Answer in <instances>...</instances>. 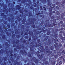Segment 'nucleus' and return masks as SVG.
<instances>
[{"mask_svg":"<svg viewBox=\"0 0 65 65\" xmlns=\"http://www.w3.org/2000/svg\"><path fill=\"white\" fill-rule=\"evenodd\" d=\"M53 23H52V24H51L50 23L48 22L47 24V25H45V27H53L54 26L55 28H57L58 26H57V22H56V19H54L53 20Z\"/></svg>","mask_w":65,"mask_h":65,"instance_id":"nucleus-1","label":"nucleus"},{"mask_svg":"<svg viewBox=\"0 0 65 65\" xmlns=\"http://www.w3.org/2000/svg\"><path fill=\"white\" fill-rule=\"evenodd\" d=\"M24 48V45L23 44H20V47L19 46H16V48H14V52H17L18 51L17 50H18L19 49V50H21L22 48V49H23Z\"/></svg>","mask_w":65,"mask_h":65,"instance_id":"nucleus-2","label":"nucleus"},{"mask_svg":"<svg viewBox=\"0 0 65 65\" xmlns=\"http://www.w3.org/2000/svg\"><path fill=\"white\" fill-rule=\"evenodd\" d=\"M48 48V47L47 46H46L45 47V50H46V52L47 53H49L47 54V57L48 58L50 55H51V54L52 53V51H51L50 49H47Z\"/></svg>","mask_w":65,"mask_h":65,"instance_id":"nucleus-3","label":"nucleus"},{"mask_svg":"<svg viewBox=\"0 0 65 65\" xmlns=\"http://www.w3.org/2000/svg\"><path fill=\"white\" fill-rule=\"evenodd\" d=\"M62 47V44L61 43L59 45H56L55 47L57 50V51H59L60 50V51H61L62 49V48L60 49L59 48V47Z\"/></svg>","mask_w":65,"mask_h":65,"instance_id":"nucleus-4","label":"nucleus"},{"mask_svg":"<svg viewBox=\"0 0 65 65\" xmlns=\"http://www.w3.org/2000/svg\"><path fill=\"white\" fill-rule=\"evenodd\" d=\"M20 53L23 56H26L27 55V52L26 51L24 50H21L20 51Z\"/></svg>","mask_w":65,"mask_h":65,"instance_id":"nucleus-5","label":"nucleus"},{"mask_svg":"<svg viewBox=\"0 0 65 65\" xmlns=\"http://www.w3.org/2000/svg\"><path fill=\"white\" fill-rule=\"evenodd\" d=\"M31 36H33V37L34 38H33V40L34 41H35V40H36L37 39H38V37H37V36L36 35V36H33V32L31 31Z\"/></svg>","mask_w":65,"mask_h":65,"instance_id":"nucleus-6","label":"nucleus"},{"mask_svg":"<svg viewBox=\"0 0 65 65\" xmlns=\"http://www.w3.org/2000/svg\"><path fill=\"white\" fill-rule=\"evenodd\" d=\"M48 29L47 30V35H50V34H51V31H51V28H48Z\"/></svg>","mask_w":65,"mask_h":65,"instance_id":"nucleus-7","label":"nucleus"},{"mask_svg":"<svg viewBox=\"0 0 65 65\" xmlns=\"http://www.w3.org/2000/svg\"><path fill=\"white\" fill-rule=\"evenodd\" d=\"M35 42L34 41L31 42L30 43V44H31L30 45V46L31 47L30 48H33V47H34V46H35V45L33 44H34ZM32 44V45H31Z\"/></svg>","mask_w":65,"mask_h":65,"instance_id":"nucleus-8","label":"nucleus"},{"mask_svg":"<svg viewBox=\"0 0 65 65\" xmlns=\"http://www.w3.org/2000/svg\"><path fill=\"white\" fill-rule=\"evenodd\" d=\"M5 45L6 46V48H8L10 46V44H8V43L6 42L5 44Z\"/></svg>","mask_w":65,"mask_h":65,"instance_id":"nucleus-9","label":"nucleus"},{"mask_svg":"<svg viewBox=\"0 0 65 65\" xmlns=\"http://www.w3.org/2000/svg\"><path fill=\"white\" fill-rule=\"evenodd\" d=\"M30 24H32L31 27H32V28H35V25H34V22H33V21H31V23H30Z\"/></svg>","mask_w":65,"mask_h":65,"instance_id":"nucleus-10","label":"nucleus"},{"mask_svg":"<svg viewBox=\"0 0 65 65\" xmlns=\"http://www.w3.org/2000/svg\"><path fill=\"white\" fill-rule=\"evenodd\" d=\"M62 4L61 5V7H63L64 5L65 7V0L63 1L62 2Z\"/></svg>","mask_w":65,"mask_h":65,"instance_id":"nucleus-11","label":"nucleus"},{"mask_svg":"<svg viewBox=\"0 0 65 65\" xmlns=\"http://www.w3.org/2000/svg\"><path fill=\"white\" fill-rule=\"evenodd\" d=\"M5 13H2L1 14V17H3V19H5L6 17V16L5 15H4Z\"/></svg>","mask_w":65,"mask_h":65,"instance_id":"nucleus-12","label":"nucleus"},{"mask_svg":"<svg viewBox=\"0 0 65 65\" xmlns=\"http://www.w3.org/2000/svg\"><path fill=\"white\" fill-rule=\"evenodd\" d=\"M8 8H7V9H6L5 10H3V12H5V11H6V14H8Z\"/></svg>","mask_w":65,"mask_h":65,"instance_id":"nucleus-13","label":"nucleus"},{"mask_svg":"<svg viewBox=\"0 0 65 65\" xmlns=\"http://www.w3.org/2000/svg\"><path fill=\"white\" fill-rule=\"evenodd\" d=\"M32 48H30V51L31 52H32L31 53V54L32 56H33V55H34V49H32Z\"/></svg>","mask_w":65,"mask_h":65,"instance_id":"nucleus-14","label":"nucleus"},{"mask_svg":"<svg viewBox=\"0 0 65 65\" xmlns=\"http://www.w3.org/2000/svg\"><path fill=\"white\" fill-rule=\"evenodd\" d=\"M44 55V54H42L40 57H39V59H40V60H42V58H43V56Z\"/></svg>","mask_w":65,"mask_h":65,"instance_id":"nucleus-15","label":"nucleus"},{"mask_svg":"<svg viewBox=\"0 0 65 65\" xmlns=\"http://www.w3.org/2000/svg\"><path fill=\"white\" fill-rule=\"evenodd\" d=\"M20 16L21 17H22V15H19L18 16V18H17V19L18 21L19 22H20L21 20V19L20 18Z\"/></svg>","mask_w":65,"mask_h":65,"instance_id":"nucleus-16","label":"nucleus"},{"mask_svg":"<svg viewBox=\"0 0 65 65\" xmlns=\"http://www.w3.org/2000/svg\"><path fill=\"white\" fill-rule=\"evenodd\" d=\"M51 43H52L51 40L50 39H48V42L47 44V45H50V44H51Z\"/></svg>","mask_w":65,"mask_h":65,"instance_id":"nucleus-17","label":"nucleus"},{"mask_svg":"<svg viewBox=\"0 0 65 65\" xmlns=\"http://www.w3.org/2000/svg\"><path fill=\"white\" fill-rule=\"evenodd\" d=\"M26 19L25 18L24 19H23L22 21V24H25V23H26Z\"/></svg>","mask_w":65,"mask_h":65,"instance_id":"nucleus-18","label":"nucleus"},{"mask_svg":"<svg viewBox=\"0 0 65 65\" xmlns=\"http://www.w3.org/2000/svg\"><path fill=\"white\" fill-rule=\"evenodd\" d=\"M10 15L11 17H12V18H11V19H10V21L11 22H12L13 20V19H14V17L13 16V14L12 13H11L10 14Z\"/></svg>","mask_w":65,"mask_h":65,"instance_id":"nucleus-19","label":"nucleus"},{"mask_svg":"<svg viewBox=\"0 0 65 65\" xmlns=\"http://www.w3.org/2000/svg\"><path fill=\"white\" fill-rule=\"evenodd\" d=\"M36 54H37V56L39 57H40V52L39 51H38L37 52H36Z\"/></svg>","mask_w":65,"mask_h":65,"instance_id":"nucleus-20","label":"nucleus"},{"mask_svg":"<svg viewBox=\"0 0 65 65\" xmlns=\"http://www.w3.org/2000/svg\"><path fill=\"white\" fill-rule=\"evenodd\" d=\"M51 8H49L48 9H49V12H52V9H53L54 8V7H52L51 6H50Z\"/></svg>","mask_w":65,"mask_h":65,"instance_id":"nucleus-21","label":"nucleus"},{"mask_svg":"<svg viewBox=\"0 0 65 65\" xmlns=\"http://www.w3.org/2000/svg\"><path fill=\"white\" fill-rule=\"evenodd\" d=\"M56 60H55L54 61H52L51 62V64L52 65H54L56 63Z\"/></svg>","mask_w":65,"mask_h":65,"instance_id":"nucleus-22","label":"nucleus"},{"mask_svg":"<svg viewBox=\"0 0 65 65\" xmlns=\"http://www.w3.org/2000/svg\"><path fill=\"white\" fill-rule=\"evenodd\" d=\"M53 33L54 34V37L55 38H56L58 36V34L57 33V32H53Z\"/></svg>","mask_w":65,"mask_h":65,"instance_id":"nucleus-23","label":"nucleus"},{"mask_svg":"<svg viewBox=\"0 0 65 65\" xmlns=\"http://www.w3.org/2000/svg\"><path fill=\"white\" fill-rule=\"evenodd\" d=\"M5 32H6V34L8 36H9V33H8V32H7V31H8V30L7 29H5Z\"/></svg>","mask_w":65,"mask_h":65,"instance_id":"nucleus-24","label":"nucleus"},{"mask_svg":"<svg viewBox=\"0 0 65 65\" xmlns=\"http://www.w3.org/2000/svg\"><path fill=\"white\" fill-rule=\"evenodd\" d=\"M42 32V30H41L40 31H37L36 33V35H37L38 34H40V33H41V32Z\"/></svg>","mask_w":65,"mask_h":65,"instance_id":"nucleus-25","label":"nucleus"},{"mask_svg":"<svg viewBox=\"0 0 65 65\" xmlns=\"http://www.w3.org/2000/svg\"><path fill=\"white\" fill-rule=\"evenodd\" d=\"M16 6L17 8H18L17 9H18V10H20V8H21V6L19 5H17Z\"/></svg>","mask_w":65,"mask_h":65,"instance_id":"nucleus-26","label":"nucleus"},{"mask_svg":"<svg viewBox=\"0 0 65 65\" xmlns=\"http://www.w3.org/2000/svg\"><path fill=\"white\" fill-rule=\"evenodd\" d=\"M26 32H28V33H29V34L31 33V31H30V29L27 28L26 29Z\"/></svg>","mask_w":65,"mask_h":65,"instance_id":"nucleus-27","label":"nucleus"},{"mask_svg":"<svg viewBox=\"0 0 65 65\" xmlns=\"http://www.w3.org/2000/svg\"><path fill=\"white\" fill-rule=\"evenodd\" d=\"M34 62L35 63H36L37 64H38L39 63V60L38 59H36L34 61Z\"/></svg>","mask_w":65,"mask_h":65,"instance_id":"nucleus-28","label":"nucleus"},{"mask_svg":"<svg viewBox=\"0 0 65 65\" xmlns=\"http://www.w3.org/2000/svg\"><path fill=\"white\" fill-rule=\"evenodd\" d=\"M47 2H48V5L49 6H51V2H50V0H47Z\"/></svg>","mask_w":65,"mask_h":65,"instance_id":"nucleus-29","label":"nucleus"},{"mask_svg":"<svg viewBox=\"0 0 65 65\" xmlns=\"http://www.w3.org/2000/svg\"><path fill=\"white\" fill-rule=\"evenodd\" d=\"M43 52L44 53H45V49H44L43 50V49H41L40 51V52L42 53H43Z\"/></svg>","mask_w":65,"mask_h":65,"instance_id":"nucleus-30","label":"nucleus"},{"mask_svg":"<svg viewBox=\"0 0 65 65\" xmlns=\"http://www.w3.org/2000/svg\"><path fill=\"white\" fill-rule=\"evenodd\" d=\"M58 39H55L54 40V42L55 43H56L58 42Z\"/></svg>","mask_w":65,"mask_h":65,"instance_id":"nucleus-31","label":"nucleus"},{"mask_svg":"<svg viewBox=\"0 0 65 65\" xmlns=\"http://www.w3.org/2000/svg\"><path fill=\"white\" fill-rule=\"evenodd\" d=\"M10 60L12 61V62H14V58L12 57H11L10 58Z\"/></svg>","mask_w":65,"mask_h":65,"instance_id":"nucleus-32","label":"nucleus"},{"mask_svg":"<svg viewBox=\"0 0 65 65\" xmlns=\"http://www.w3.org/2000/svg\"><path fill=\"white\" fill-rule=\"evenodd\" d=\"M13 52V51L12 50H11V52H10V57H12L13 56V54H11Z\"/></svg>","mask_w":65,"mask_h":65,"instance_id":"nucleus-33","label":"nucleus"},{"mask_svg":"<svg viewBox=\"0 0 65 65\" xmlns=\"http://www.w3.org/2000/svg\"><path fill=\"white\" fill-rule=\"evenodd\" d=\"M60 39L61 40L63 41L64 40H65V37H63L62 36L61 37Z\"/></svg>","mask_w":65,"mask_h":65,"instance_id":"nucleus-34","label":"nucleus"},{"mask_svg":"<svg viewBox=\"0 0 65 65\" xmlns=\"http://www.w3.org/2000/svg\"><path fill=\"white\" fill-rule=\"evenodd\" d=\"M64 16V13H62L61 14V18L62 19H63Z\"/></svg>","mask_w":65,"mask_h":65,"instance_id":"nucleus-35","label":"nucleus"},{"mask_svg":"<svg viewBox=\"0 0 65 65\" xmlns=\"http://www.w3.org/2000/svg\"><path fill=\"white\" fill-rule=\"evenodd\" d=\"M31 59L32 61H34L36 60V57H33Z\"/></svg>","mask_w":65,"mask_h":65,"instance_id":"nucleus-36","label":"nucleus"},{"mask_svg":"<svg viewBox=\"0 0 65 65\" xmlns=\"http://www.w3.org/2000/svg\"><path fill=\"white\" fill-rule=\"evenodd\" d=\"M1 54H3L4 52V51L3 49H1L0 51Z\"/></svg>","mask_w":65,"mask_h":65,"instance_id":"nucleus-37","label":"nucleus"},{"mask_svg":"<svg viewBox=\"0 0 65 65\" xmlns=\"http://www.w3.org/2000/svg\"><path fill=\"white\" fill-rule=\"evenodd\" d=\"M6 37V35H3V36H2V39H4Z\"/></svg>","mask_w":65,"mask_h":65,"instance_id":"nucleus-38","label":"nucleus"},{"mask_svg":"<svg viewBox=\"0 0 65 65\" xmlns=\"http://www.w3.org/2000/svg\"><path fill=\"white\" fill-rule=\"evenodd\" d=\"M64 30H65V27L64 28L63 27L62 28H61L60 29H59V31H60L61 30V31H62V30H63V29Z\"/></svg>","mask_w":65,"mask_h":65,"instance_id":"nucleus-39","label":"nucleus"},{"mask_svg":"<svg viewBox=\"0 0 65 65\" xmlns=\"http://www.w3.org/2000/svg\"><path fill=\"white\" fill-rule=\"evenodd\" d=\"M7 57H5L4 58V60L5 61H7Z\"/></svg>","mask_w":65,"mask_h":65,"instance_id":"nucleus-40","label":"nucleus"},{"mask_svg":"<svg viewBox=\"0 0 65 65\" xmlns=\"http://www.w3.org/2000/svg\"><path fill=\"white\" fill-rule=\"evenodd\" d=\"M30 8L31 9H32L33 11H34V8H33V6H31L30 7Z\"/></svg>","mask_w":65,"mask_h":65,"instance_id":"nucleus-41","label":"nucleus"},{"mask_svg":"<svg viewBox=\"0 0 65 65\" xmlns=\"http://www.w3.org/2000/svg\"><path fill=\"white\" fill-rule=\"evenodd\" d=\"M26 2V0H23L21 1V3H25Z\"/></svg>","mask_w":65,"mask_h":65,"instance_id":"nucleus-42","label":"nucleus"},{"mask_svg":"<svg viewBox=\"0 0 65 65\" xmlns=\"http://www.w3.org/2000/svg\"><path fill=\"white\" fill-rule=\"evenodd\" d=\"M32 15V14L31 13V12H29V17H31Z\"/></svg>","mask_w":65,"mask_h":65,"instance_id":"nucleus-43","label":"nucleus"},{"mask_svg":"<svg viewBox=\"0 0 65 65\" xmlns=\"http://www.w3.org/2000/svg\"><path fill=\"white\" fill-rule=\"evenodd\" d=\"M17 59H19L20 58V55H18L17 57Z\"/></svg>","mask_w":65,"mask_h":65,"instance_id":"nucleus-44","label":"nucleus"},{"mask_svg":"<svg viewBox=\"0 0 65 65\" xmlns=\"http://www.w3.org/2000/svg\"><path fill=\"white\" fill-rule=\"evenodd\" d=\"M15 61L14 63V65H16L17 64V61L16 60H15Z\"/></svg>","mask_w":65,"mask_h":65,"instance_id":"nucleus-45","label":"nucleus"},{"mask_svg":"<svg viewBox=\"0 0 65 65\" xmlns=\"http://www.w3.org/2000/svg\"><path fill=\"white\" fill-rule=\"evenodd\" d=\"M44 24V22L43 21H42L40 24V25L41 26H42Z\"/></svg>","mask_w":65,"mask_h":65,"instance_id":"nucleus-46","label":"nucleus"},{"mask_svg":"<svg viewBox=\"0 0 65 65\" xmlns=\"http://www.w3.org/2000/svg\"><path fill=\"white\" fill-rule=\"evenodd\" d=\"M52 14H53V13L52 12H50L49 13V15L50 16V17H52Z\"/></svg>","mask_w":65,"mask_h":65,"instance_id":"nucleus-47","label":"nucleus"},{"mask_svg":"<svg viewBox=\"0 0 65 65\" xmlns=\"http://www.w3.org/2000/svg\"><path fill=\"white\" fill-rule=\"evenodd\" d=\"M19 41H19V40H17L15 42L16 44H18L19 43Z\"/></svg>","mask_w":65,"mask_h":65,"instance_id":"nucleus-48","label":"nucleus"},{"mask_svg":"<svg viewBox=\"0 0 65 65\" xmlns=\"http://www.w3.org/2000/svg\"><path fill=\"white\" fill-rule=\"evenodd\" d=\"M56 14L57 15H59L60 14V12L59 11H57L56 12Z\"/></svg>","mask_w":65,"mask_h":65,"instance_id":"nucleus-49","label":"nucleus"},{"mask_svg":"<svg viewBox=\"0 0 65 65\" xmlns=\"http://www.w3.org/2000/svg\"><path fill=\"white\" fill-rule=\"evenodd\" d=\"M45 65H47L48 64V62L46 61L45 62Z\"/></svg>","mask_w":65,"mask_h":65,"instance_id":"nucleus-50","label":"nucleus"},{"mask_svg":"<svg viewBox=\"0 0 65 65\" xmlns=\"http://www.w3.org/2000/svg\"><path fill=\"white\" fill-rule=\"evenodd\" d=\"M15 36V34H13L12 36V38H13Z\"/></svg>","mask_w":65,"mask_h":65,"instance_id":"nucleus-51","label":"nucleus"},{"mask_svg":"<svg viewBox=\"0 0 65 65\" xmlns=\"http://www.w3.org/2000/svg\"><path fill=\"white\" fill-rule=\"evenodd\" d=\"M54 18H55V16L53 15L51 17V20H53V19H54Z\"/></svg>","mask_w":65,"mask_h":65,"instance_id":"nucleus-52","label":"nucleus"},{"mask_svg":"<svg viewBox=\"0 0 65 65\" xmlns=\"http://www.w3.org/2000/svg\"><path fill=\"white\" fill-rule=\"evenodd\" d=\"M29 34V33H28V32H25L24 33V35H28Z\"/></svg>","mask_w":65,"mask_h":65,"instance_id":"nucleus-53","label":"nucleus"},{"mask_svg":"<svg viewBox=\"0 0 65 65\" xmlns=\"http://www.w3.org/2000/svg\"><path fill=\"white\" fill-rule=\"evenodd\" d=\"M37 43H38L40 42V39H38V40H37Z\"/></svg>","mask_w":65,"mask_h":65,"instance_id":"nucleus-54","label":"nucleus"},{"mask_svg":"<svg viewBox=\"0 0 65 65\" xmlns=\"http://www.w3.org/2000/svg\"><path fill=\"white\" fill-rule=\"evenodd\" d=\"M25 38L26 39H28L29 38V36L27 35L25 36Z\"/></svg>","mask_w":65,"mask_h":65,"instance_id":"nucleus-55","label":"nucleus"},{"mask_svg":"<svg viewBox=\"0 0 65 65\" xmlns=\"http://www.w3.org/2000/svg\"><path fill=\"white\" fill-rule=\"evenodd\" d=\"M38 44V47H39V46H41V43H39Z\"/></svg>","mask_w":65,"mask_h":65,"instance_id":"nucleus-56","label":"nucleus"},{"mask_svg":"<svg viewBox=\"0 0 65 65\" xmlns=\"http://www.w3.org/2000/svg\"><path fill=\"white\" fill-rule=\"evenodd\" d=\"M26 41L25 40H23V41H22V42H23V44H25L26 42Z\"/></svg>","mask_w":65,"mask_h":65,"instance_id":"nucleus-57","label":"nucleus"},{"mask_svg":"<svg viewBox=\"0 0 65 65\" xmlns=\"http://www.w3.org/2000/svg\"><path fill=\"white\" fill-rule=\"evenodd\" d=\"M50 49L51 50H53L54 49V47L53 46H51L50 47Z\"/></svg>","mask_w":65,"mask_h":65,"instance_id":"nucleus-58","label":"nucleus"},{"mask_svg":"<svg viewBox=\"0 0 65 65\" xmlns=\"http://www.w3.org/2000/svg\"><path fill=\"white\" fill-rule=\"evenodd\" d=\"M60 2H57L56 3V5H59V4H60Z\"/></svg>","mask_w":65,"mask_h":65,"instance_id":"nucleus-59","label":"nucleus"},{"mask_svg":"<svg viewBox=\"0 0 65 65\" xmlns=\"http://www.w3.org/2000/svg\"><path fill=\"white\" fill-rule=\"evenodd\" d=\"M0 5L1 6H4V3H0Z\"/></svg>","mask_w":65,"mask_h":65,"instance_id":"nucleus-60","label":"nucleus"},{"mask_svg":"<svg viewBox=\"0 0 65 65\" xmlns=\"http://www.w3.org/2000/svg\"><path fill=\"white\" fill-rule=\"evenodd\" d=\"M60 19V16H58L57 17V20H59Z\"/></svg>","mask_w":65,"mask_h":65,"instance_id":"nucleus-61","label":"nucleus"},{"mask_svg":"<svg viewBox=\"0 0 65 65\" xmlns=\"http://www.w3.org/2000/svg\"><path fill=\"white\" fill-rule=\"evenodd\" d=\"M17 38H20V35H18L17 36Z\"/></svg>","mask_w":65,"mask_h":65,"instance_id":"nucleus-62","label":"nucleus"},{"mask_svg":"<svg viewBox=\"0 0 65 65\" xmlns=\"http://www.w3.org/2000/svg\"><path fill=\"white\" fill-rule=\"evenodd\" d=\"M33 31L34 32H36V31H37V29H33Z\"/></svg>","mask_w":65,"mask_h":65,"instance_id":"nucleus-63","label":"nucleus"},{"mask_svg":"<svg viewBox=\"0 0 65 65\" xmlns=\"http://www.w3.org/2000/svg\"><path fill=\"white\" fill-rule=\"evenodd\" d=\"M20 63H21V62L20 61L18 62L17 63V65H20Z\"/></svg>","mask_w":65,"mask_h":65,"instance_id":"nucleus-64","label":"nucleus"}]
</instances>
